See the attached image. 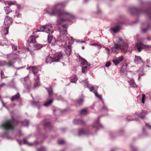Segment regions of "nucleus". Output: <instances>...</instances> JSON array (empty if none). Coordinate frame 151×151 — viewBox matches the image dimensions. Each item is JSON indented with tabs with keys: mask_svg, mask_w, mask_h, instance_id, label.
<instances>
[{
	"mask_svg": "<svg viewBox=\"0 0 151 151\" xmlns=\"http://www.w3.org/2000/svg\"><path fill=\"white\" fill-rule=\"evenodd\" d=\"M65 5L64 2H59L55 3L52 7H48L46 9L47 12L50 16L57 15L58 17L55 24L59 25V30L60 35L58 37V40L55 42V44L51 43L52 45H55L57 44L60 46H63L66 54L70 55L71 52V46L74 40L72 37H69L67 33V25L62 24L65 21L72 22L76 18L75 16L71 13L65 10H61L58 9L63 7Z\"/></svg>",
	"mask_w": 151,
	"mask_h": 151,
	"instance_id": "obj_1",
	"label": "nucleus"
},
{
	"mask_svg": "<svg viewBox=\"0 0 151 151\" xmlns=\"http://www.w3.org/2000/svg\"><path fill=\"white\" fill-rule=\"evenodd\" d=\"M116 43L114 42V46L111 48L112 52L113 53H117L119 49H120L123 51L126 52L128 48L127 44L124 42V40L120 37L116 38Z\"/></svg>",
	"mask_w": 151,
	"mask_h": 151,
	"instance_id": "obj_2",
	"label": "nucleus"
},
{
	"mask_svg": "<svg viewBox=\"0 0 151 151\" xmlns=\"http://www.w3.org/2000/svg\"><path fill=\"white\" fill-rule=\"evenodd\" d=\"M129 12L132 15L135 14L137 16L144 14L147 16L150 19H151V7L147 9L143 7L140 10L136 7H133L129 9Z\"/></svg>",
	"mask_w": 151,
	"mask_h": 151,
	"instance_id": "obj_3",
	"label": "nucleus"
},
{
	"mask_svg": "<svg viewBox=\"0 0 151 151\" xmlns=\"http://www.w3.org/2000/svg\"><path fill=\"white\" fill-rule=\"evenodd\" d=\"M17 122L14 119L8 120L1 124V127L6 130H13L14 129V125Z\"/></svg>",
	"mask_w": 151,
	"mask_h": 151,
	"instance_id": "obj_4",
	"label": "nucleus"
},
{
	"mask_svg": "<svg viewBox=\"0 0 151 151\" xmlns=\"http://www.w3.org/2000/svg\"><path fill=\"white\" fill-rule=\"evenodd\" d=\"M62 54L60 52H57L53 55V58L48 56L46 58V62L47 63H51L52 62H58L62 58Z\"/></svg>",
	"mask_w": 151,
	"mask_h": 151,
	"instance_id": "obj_5",
	"label": "nucleus"
},
{
	"mask_svg": "<svg viewBox=\"0 0 151 151\" xmlns=\"http://www.w3.org/2000/svg\"><path fill=\"white\" fill-rule=\"evenodd\" d=\"M79 59L81 63V66L82 67V72L86 73L88 70L90 68V65L88 64L87 60L82 58L80 55L78 56Z\"/></svg>",
	"mask_w": 151,
	"mask_h": 151,
	"instance_id": "obj_6",
	"label": "nucleus"
},
{
	"mask_svg": "<svg viewBox=\"0 0 151 151\" xmlns=\"http://www.w3.org/2000/svg\"><path fill=\"white\" fill-rule=\"evenodd\" d=\"M31 69L33 74L35 76H36V77L34 78V88H35L39 87L40 85V82L39 81V77L38 75H36V74L38 72V70L37 68L35 67H32L31 68L30 67L27 68V69L30 70Z\"/></svg>",
	"mask_w": 151,
	"mask_h": 151,
	"instance_id": "obj_7",
	"label": "nucleus"
},
{
	"mask_svg": "<svg viewBox=\"0 0 151 151\" xmlns=\"http://www.w3.org/2000/svg\"><path fill=\"white\" fill-rule=\"evenodd\" d=\"M11 45L12 48L13 52H14V53L8 54L7 55V58L9 60L13 59L14 60H15L18 59L19 57V55L16 53L17 52L19 53L20 52L17 50L16 46L12 44H11Z\"/></svg>",
	"mask_w": 151,
	"mask_h": 151,
	"instance_id": "obj_8",
	"label": "nucleus"
},
{
	"mask_svg": "<svg viewBox=\"0 0 151 151\" xmlns=\"http://www.w3.org/2000/svg\"><path fill=\"white\" fill-rule=\"evenodd\" d=\"M52 26L50 24L44 25L41 26L40 29L37 30V32H44L48 34H52L54 31L52 29Z\"/></svg>",
	"mask_w": 151,
	"mask_h": 151,
	"instance_id": "obj_9",
	"label": "nucleus"
},
{
	"mask_svg": "<svg viewBox=\"0 0 151 151\" xmlns=\"http://www.w3.org/2000/svg\"><path fill=\"white\" fill-rule=\"evenodd\" d=\"M13 20L11 17L8 16H7L6 17L4 22L5 24L7 26L4 27L3 30L4 31V35H6L8 34V29L9 27V25L11 24Z\"/></svg>",
	"mask_w": 151,
	"mask_h": 151,
	"instance_id": "obj_10",
	"label": "nucleus"
},
{
	"mask_svg": "<svg viewBox=\"0 0 151 151\" xmlns=\"http://www.w3.org/2000/svg\"><path fill=\"white\" fill-rule=\"evenodd\" d=\"M87 88L90 90V91L91 92H93L95 96L96 97L99 98L100 99L102 100L101 96L100 95H99L96 92V91L98 88V87L97 86L89 84V86L88 85L87 86Z\"/></svg>",
	"mask_w": 151,
	"mask_h": 151,
	"instance_id": "obj_11",
	"label": "nucleus"
},
{
	"mask_svg": "<svg viewBox=\"0 0 151 151\" xmlns=\"http://www.w3.org/2000/svg\"><path fill=\"white\" fill-rule=\"evenodd\" d=\"M29 137H28L27 138H24L22 141L18 139H17V141L20 145L23 144H27L29 146H33L38 144V142L37 141H35L33 143H30L28 142L27 141V139Z\"/></svg>",
	"mask_w": 151,
	"mask_h": 151,
	"instance_id": "obj_12",
	"label": "nucleus"
},
{
	"mask_svg": "<svg viewBox=\"0 0 151 151\" xmlns=\"http://www.w3.org/2000/svg\"><path fill=\"white\" fill-rule=\"evenodd\" d=\"M138 51L139 52H141L142 50L143 49H150L151 46L147 45H145L141 42L138 43L136 45Z\"/></svg>",
	"mask_w": 151,
	"mask_h": 151,
	"instance_id": "obj_13",
	"label": "nucleus"
},
{
	"mask_svg": "<svg viewBox=\"0 0 151 151\" xmlns=\"http://www.w3.org/2000/svg\"><path fill=\"white\" fill-rule=\"evenodd\" d=\"M100 118V116H98L95 120L93 124L92 125L93 128L96 129H98L101 128H103L102 125L99 122V119Z\"/></svg>",
	"mask_w": 151,
	"mask_h": 151,
	"instance_id": "obj_14",
	"label": "nucleus"
},
{
	"mask_svg": "<svg viewBox=\"0 0 151 151\" xmlns=\"http://www.w3.org/2000/svg\"><path fill=\"white\" fill-rule=\"evenodd\" d=\"M42 123L45 129L46 130L48 129L50 131L51 130L52 126L50 122L47 120L45 119L44 120L42 121Z\"/></svg>",
	"mask_w": 151,
	"mask_h": 151,
	"instance_id": "obj_15",
	"label": "nucleus"
},
{
	"mask_svg": "<svg viewBox=\"0 0 151 151\" xmlns=\"http://www.w3.org/2000/svg\"><path fill=\"white\" fill-rule=\"evenodd\" d=\"M124 58L123 56H121L113 60L112 61L115 65H117L123 60Z\"/></svg>",
	"mask_w": 151,
	"mask_h": 151,
	"instance_id": "obj_16",
	"label": "nucleus"
},
{
	"mask_svg": "<svg viewBox=\"0 0 151 151\" xmlns=\"http://www.w3.org/2000/svg\"><path fill=\"white\" fill-rule=\"evenodd\" d=\"M88 131L83 129H81L79 130L78 135L80 136L82 135H87L88 133Z\"/></svg>",
	"mask_w": 151,
	"mask_h": 151,
	"instance_id": "obj_17",
	"label": "nucleus"
},
{
	"mask_svg": "<svg viewBox=\"0 0 151 151\" xmlns=\"http://www.w3.org/2000/svg\"><path fill=\"white\" fill-rule=\"evenodd\" d=\"M134 61L135 63L137 64H140L141 63H143V60L139 56H135V58Z\"/></svg>",
	"mask_w": 151,
	"mask_h": 151,
	"instance_id": "obj_18",
	"label": "nucleus"
},
{
	"mask_svg": "<svg viewBox=\"0 0 151 151\" xmlns=\"http://www.w3.org/2000/svg\"><path fill=\"white\" fill-rule=\"evenodd\" d=\"M147 114V111H142L140 114H137V115L139 117H140L142 119H143Z\"/></svg>",
	"mask_w": 151,
	"mask_h": 151,
	"instance_id": "obj_19",
	"label": "nucleus"
},
{
	"mask_svg": "<svg viewBox=\"0 0 151 151\" xmlns=\"http://www.w3.org/2000/svg\"><path fill=\"white\" fill-rule=\"evenodd\" d=\"M17 2L15 1H10L5 2V4L6 5L10 6L12 5H15L17 4Z\"/></svg>",
	"mask_w": 151,
	"mask_h": 151,
	"instance_id": "obj_20",
	"label": "nucleus"
},
{
	"mask_svg": "<svg viewBox=\"0 0 151 151\" xmlns=\"http://www.w3.org/2000/svg\"><path fill=\"white\" fill-rule=\"evenodd\" d=\"M31 104L33 106L36 107L38 109L40 108L41 106V105L38 102H35L33 101H31Z\"/></svg>",
	"mask_w": 151,
	"mask_h": 151,
	"instance_id": "obj_21",
	"label": "nucleus"
},
{
	"mask_svg": "<svg viewBox=\"0 0 151 151\" xmlns=\"http://www.w3.org/2000/svg\"><path fill=\"white\" fill-rule=\"evenodd\" d=\"M147 25V27L146 28H143V27H142V31L144 33L146 32H147L148 31L150 30L151 29V25L150 24H145L144 25Z\"/></svg>",
	"mask_w": 151,
	"mask_h": 151,
	"instance_id": "obj_22",
	"label": "nucleus"
},
{
	"mask_svg": "<svg viewBox=\"0 0 151 151\" xmlns=\"http://www.w3.org/2000/svg\"><path fill=\"white\" fill-rule=\"evenodd\" d=\"M35 37L34 35L31 36L28 40V42L30 43H35L36 42Z\"/></svg>",
	"mask_w": 151,
	"mask_h": 151,
	"instance_id": "obj_23",
	"label": "nucleus"
},
{
	"mask_svg": "<svg viewBox=\"0 0 151 151\" xmlns=\"http://www.w3.org/2000/svg\"><path fill=\"white\" fill-rule=\"evenodd\" d=\"M144 66H143L142 67H141L140 68V69L139 70H138V73L139 74V77L138 78V80L139 79L140 77H141V76H143L144 74V73L143 71V68H144Z\"/></svg>",
	"mask_w": 151,
	"mask_h": 151,
	"instance_id": "obj_24",
	"label": "nucleus"
},
{
	"mask_svg": "<svg viewBox=\"0 0 151 151\" xmlns=\"http://www.w3.org/2000/svg\"><path fill=\"white\" fill-rule=\"evenodd\" d=\"M20 97V96L19 93H17V94L15 95L12 96L11 98L12 101L17 100L19 99Z\"/></svg>",
	"mask_w": 151,
	"mask_h": 151,
	"instance_id": "obj_25",
	"label": "nucleus"
},
{
	"mask_svg": "<svg viewBox=\"0 0 151 151\" xmlns=\"http://www.w3.org/2000/svg\"><path fill=\"white\" fill-rule=\"evenodd\" d=\"M120 27L119 25H117L114 27L111 28V31L114 33H116L119 30Z\"/></svg>",
	"mask_w": 151,
	"mask_h": 151,
	"instance_id": "obj_26",
	"label": "nucleus"
},
{
	"mask_svg": "<svg viewBox=\"0 0 151 151\" xmlns=\"http://www.w3.org/2000/svg\"><path fill=\"white\" fill-rule=\"evenodd\" d=\"M84 122L81 119H75L73 121V123L75 124H81L83 123Z\"/></svg>",
	"mask_w": 151,
	"mask_h": 151,
	"instance_id": "obj_27",
	"label": "nucleus"
},
{
	"mask_svg": "<svg viewBox=\"0 0 151 151\" xmlns=\"http://www.w3.org/2000/svg\"><path fill=\"white\" fill-rule=\"evenodd\" d=\"M127 64H124L120 69V71L122 73L125 72L127 70Z\"/></svg>",
	"mask_w": 151,
	"mask_h": 151,
	"instance_id": "obj_28",
	"label": "nucleus"
},
{
	"mask_svg": "<svg viewBox=\"0 0 151 151\" xmlns=\"http://www.w3.org/2000/svg\"><path fill=\"white\" fill-rule=\"evenodd\" d=\"M128 83L130 86H131L132 87H134L135 88H137V86L136 85L133 80H130L128 81Z\"/></svg>",
	"mask_w": 151,
	"mask_h": 151,
	"instance_id": "obj_29",
	"label": "nucleus"
},
{
	"mask_svg": "<svg viewBox=\"0 0 151 151\" xmlns=\"http://www.w3.org/2000/svg\"><path fill=\"white\" fill-rule=\"evenodd\" d=\"M33 46L34 49L39 50L42 48L43 45L39 44H36Z\"/></svg>",
	"mask_w": 151,
	"mask_h": 151,
	"instance_id": "obj_30",
	"label": "nucleus"
},
{
	"mask_svg": "<svg viewBox=\"0 0 151 151\" xmlns=\"http://www.w3.org/2000/svg\"><path fill=\"white\" fill-rule=\"evenodd\" d=\"M83 98H81L77 100L76 101V103L78 104L81 105L83 103Z\"/></svg>",
	"mask_w": 151,
	"mask_h": 151,
	"instance_id": "obj_31",
	"label": "nucleus"
},
{
	"mask_svg": "<svg viewBox=\"0 0 151 151\" xmlns=\"http://www.w3.org/2000/svg\"><path fill=\"white\" fill-rule=\"evenodd\" d=\"M46 88L48 93L49 95H52L53 94V91L52 89V87H50L49 88Z\"/></svg>",
	"mask_w": 151,
	"mask_h": 151,
	"instance_id": "obj_32",
	"label": "nucleus"
},
{
	"mask_svg": "<svg viewBox=\"0 0 151 151\" xmlns=\"http://www.w3.org/2000/svg\"><path fill=\"white\" fill-rule=\"evenodd\" d=\"M53 100L52 99H51L50 100H49L46 102H45L44 104V105L45 106L47 107L49 106V105H50L52 103V102Z\"/></svg>",
	"mask_w": 151,
	"mask_h": 151,
	"instance_id": "obj_33",
	"label": "nucleus"
},
{
	"mask_svg": "<svg viewBox=\"0 0 151 151\" xmlns=\"http://www.w3.org/2000/svg\"><path fill=\"white\" fill-rule=\"evenodd\" d=\"M4 9L6 14H9L12 11V10L9 9V6L4 7Z\"/></svg>",
	"mask_w": 151,
	"mask_h": 151,
	"instance_id": "obj_34",
	"label": "nucleus"
},
{
	"mask_svg": "<svg viewBox=\"0 0 151 151\" xmlns=\"http://www.w3.org/2000/svg\"><path fill=\"white\" fill-rule=\"evenodd\" d=\"M21 123L23 126L28 127L29 124V122L28 120H25L24 121L21 122Z\"/></svg>",
	"mask_w": 151,
	"mask_h": 151,
	"instance_id": "obj_35",
	"label": "nucleus"
},
{
	"mask_svg": "<svg viewBox=\"0 0 151 151\" xmlns=\"http://www.w3.org/2000/svg\"><path fill=\"white\" fill-rule=\"evenodd\" d=\"M81 83L83 84L87 88V86H89V84H88V82L87 79H86L85 80L81 81Z\"/></svg>",
	"mask_w": 151,
	"mask_h": 151,
	"instance_id": "obj_36",
	"label": "nucleus"
},
{
	"mask_svg": "<svg viewBox=\"0 0 151 151\" xmlns=\"http://www.w3.org/2000/svg\"><path fill=\"white\" fill-rule=\"evenodd\" d=\"M90 45L91 46H96L99 49H100L101 47V45L98 44V42L97 43H96L94 44H90Z\"/></svg>",
	"mask_w": 151,
	"mask_h": 151,
	"instance_id": "obj_37",
	"label": "nucleus"
},
{
	"mask_svg": "<svg viewBox=\"0 0 151 151\" xmlns=\"http://www.w3.org/2000/svg\"><path fill=\"white\" fill-rule=\"evenodd\" d=\"M52 36L50 35V34L48 36V41L49 43H50L51 41H52V42L54 41L53 40H52Z\"/></svg>",
	"mask_w": 151,
	"mask_h": 151,
	"instance_id": "obj_38",
	"label": "nucleus"
},
{
	"mask_svg": "<svg viewBox=\"0 0 151 151\" xmlns=\"http://www.w3.org/2000/svg\"><path fill=\"white\" fill-rule=\"evenodd\" d=\"M88 111L86 109H83L80 111V114L83 115H85L87 114Z\"/></svg>",
	"mask_w": 151,
	"mask_h": 151,
	"instance_id": "obj_39",
	"label": "nucleus"
},
{
	"mask_svg": "<svg viewBox=\"0 0 151 151\" xmlns=\"http://www.w3.org/2000/svg\"><path fill=\"white\" fill-rule=\"evenodd\" d=\"M77 80V78L76 76L75 75L74 76L73 78L71 79V82L75 83H76Z\"/></svg>",
	"mask_w": 151,
	"mask_h": 151,
	"instance_id": "obj_40",
	"label": "nucleus"
},
{
	"mask_svg": "<svg viewBox=\"0 0 151 151\" xmlns=\"http://www.w3.org/2000/svg\"><path fill=\"white\" fill-rule=\"evenodd\" d=\"M46 148L43 146H42L40 148L37 149V151H46Z\"/></svg>",
	"mask_w": 151,
	"mask_h": 151,
	"instance_id": "obj_41",
	"label": "nucleus"
},
{
	"mask_svg": "<svg viewBox=\"0 0 151 151\" xmlns=\"http://www.w3.org/2000/svg\"><path fill=\"white\" fill-rule=\"evenodd\" d=\"M28 76H26V77H25L23 78H21L20 79V81L22 82H27L28 81H29V79L28 78H27V80H26V78H27Z\"/></svg>",
	"mask_w": 151,
	"mask_h": 151,
	"instance_id": "obj_42",
	"label": "nucleus"
},
{
	"mask_svg": "<svg viewBox=\"0 0 151 151\" xmlns=\"http://www.w3.org/2000/svg\"><path fill=\"white\" fill-rule=\"evenodd\" d=\"M7 64V62L5 61H0V66H2Z\"/></svg>",
	"mask_w": 151,
	"mask_h": 151,
	"instance_id": "obj_43",
	"label": "nucleus"
},
{
	"mask_svg": "<svg viewBox=\"0 0 151 151\" xmlns=\"http://www.w3.org/2000/svg\"><path fill=\"white\" fill-rule=\"evenodd\" d=\"M146 97L145 94H142V96L141 99V102L143 104H144L145 102V100Z\"/></svg>",
	"mask_w": 151,
	"mask_h": 151,
	"instance_id": "obj_44",
	"label": "nucleus"
},
{
	"mask_svg": "<svg viewBox=\"0 0 151 151\" xmlns=\"http://www.w3.org/2000/svg\"><path fill=\"white\" fill-rule=\"evenodd\" d=\"M4 40H2V43H4L5 45H7L9 44V42L8 40L5 38L4 37H3Z\"/></svg>",
	"mask_w": 151,
	"mask_h": 151,
	"instance_id": "obj_45",
	"label": "nucleus"
},
{
	"mask_svg": "<svg viewBox=\"0 0 151 151\" xmlns=\"http://www.w3.org/2000/svg\"><path fill=\"white\" fill-rule=\"evenodd\" d=\"M13 63L11 60H9L8 63H7V64L9 67H12L13 66Z\"/></svg>",
	"mask_w": 151,
	"mask_h": 151,
	"instance_id": "obj_46",
	"label": "nucleus"
},
{
	"mask_svg": "<svg viewBox=\"0 0 151 151\" xmlns=\"http://www.w3.org/2000/svg\"><path fill=\"white\" fill-rule=\"evenodd\" d=\"M1 78H6L7 77V76H4V73L3 72L2 70H1Z\"/></svg>",
	"mask_w": 151,
	"mask_h": 151,
	"instance_id": "obj_47",
	"label": "nucleus"
},
{
	"mask_svg": "<svg viewBox=\"0 0 151 151\" xmlns=\"http://www.w3.org/2000/svg\"><path fill=\"white\" fill-rule=\"evenodd\" d=\"M64 141L63 140H59L58 142V143L59 144H62L64 143Z\"/></svg>",
	"mask_w": 151,
	"mask_h": 151,
	"instance_id": "obj_48",
	"label": "nucleus"
},
{
	"mask_svg": "<svg viewBox=\"0 0 151 151\" xmlns=\"http://www.w3.org/2000/svg\"><path fill=\"white\" fill-rule=\"evenodd\" d=\"M133 116H132V118H131L130 119V118H129V117L128 116L127 118V120L128 121H132V120H136V119L133 118Z\"/></svg>",
	"mask_w": 151,
	"mask_h": 151,
	"instance_id": "obj_49",
	"label": "nucleus"
},
{
	"mask_svg": "<svg viewBox=\"0 0 151 151\" xmlns=\"http://www.w3.org/2000/svg\"><path fill=\"white\" fill-rule=\"evenodd\" d=\"M1 102H2V104L3 106H4V107H5L7 109L9 110L8 108V107L6 106L5 105V104L4 103V101H2V100H1Z\"/></svg>",
	"mask_w": 151,
	"mask_h": 151,
	"instance_id": "obj_50",
	"label": "nucleus"
},
{
	"mask_svg": "<svg viewBox=\"0 0 151 151\" xmlns=\"http://www.w3.org/2000/svg\"><path fill=\"white\" fill-rule=\"evenodd\" d=\"M111 64V63L110 62H108L105 64V66L106 67H109Z\"/></svg>",
	"mask_w": 151,
	"mask_h": 151,
	"instance_id": "obj_51",
	"label": "nucleus"
},
{
	"mask_svg": "<svg viewBox=\"0 0 151 151\" xmlns=\"http://www.w3.org/2000/svg\"><path fill=\"white\" fill-rule=\"evenodd\" d=\"M102 110L103 111H106L107 110V108L105 105H103L102 108Z\"/></svg>",
	"mask_w": 151,
	"mask_h": 151,
	"instance_id": "obj_52",
	"label": "nucleus"
},
{
	"mask_svg": "<svg viewBox=\"0 0 151 151\" xmlns=\"http://www.w3.org/2000/svg\"><path fill=\"white\" fill-rule=\"evenodd\" d=\"M145 125L149 129H151V125L149 124L146 123Z\"/></svg>",
	"mask_w": 151,
	"mask_h": 151,
	"instance_id": "obj_53",
	"label": "nucleus"
},
{
	"mask_svg": "<svg viewBox=\"0 0 151 151\" xmlns=\"http://www.w3.org/2000/svg\"><path fill=\"white\" fill-rule=\"evenodd\" d=\"M24 86L27 89H29L30 88V86L29 85H27L26 84H24Z\"/></svg>",
	"mask_w": 151,
	"mask_h": 151,
	"instance_id": "obj_54",
	"label": "nucleus"
},
{
	"mask_svg": "<svg viewBox=\"0 0 151 151\" xmlns=\"http://www.w3.org/2000/svg\"><path fill=\"white\" fill-rule=\"evenodd\" d=\"M104 47L105 48V50H106L107 52V53L109 54L110 51L109 49L108 48L105 47Z\"/></svg>",
	"mask_w": 151,
	"mask_h": 151,
	"instance_id": "obj_55",
	"label": "nucleus"
},
{
	"mask_svg": "<svg viewBox=\"0 0 151 151\" xmlns=\"http://www.w3.org/2000/svg\"><path fill=\"white\" fill-rule=\"evenodd\" d=\"M16 6L17 8V9H20L21 7V6L19 5H18L17 4H17H16Z\"/></svg>",
	"mask_w": 151,
	"mask_h": 151,
	"instance_id": "obj_56",
	"label": "nucleus"
},
{
	"mask_svg": "<svg viewBox=\"0 0 151 151\" xmlns=\"http://www.w3.org/2000/svg\"><path fill=\"white\" fill-rule=\"evenodd\" d=\"M145 39L143 38H141L140 39V41L141 42H145Z\"/></svg>",
	"mask_w": 151,
	"mask_h": 151,
	"instance_id": "obj_57",
	"label": "nucleus"
},
{
	"mask_svg": "<svg viewBox=\"0 0 151 151\" xmlns=\"http://www.w3.org/2000/svg\"><path fill=\"white\" fill-rule=\"evenodd\" d=\"M25 67L24 66H23V67H19V68H16V69L17 70H19V69H22V68H24Z\"/></svg>",
	"mask_w": 151,
	"mask_h": 151,
	"instance_id": "obj_58",
	"label": "nucleus"
},
{
	"mask_svg": "<svg viewBox=\"0 0 151 151\" xmlns=\"http://www.w3.org/2000/svg\"><path fill=\"white\" fill-rule=\"evenodd\" d=\"M147 40L148 41H150L151 40V37L149 36L147 38Z\"/></svg>",
	"mask_w": 151,
	"mask_h": 151,
	"instance_id": "obj_59",
	"label": "nucleus"
},
{
	"mask_svg": "<svg viewBox=\"0 0 151 151\" xmlns=\"http://www.w3.org/2000/svg\"><path fill=\"white\" fill-rule=\"evenodd\" d=\"M4 85H5V84L4 83H2L0 85V87H1Z\"/></svg>",
	"mask_w": 151,
	"mask_h": 151,
	"instance_id": "obj_60",
	"label": "nucleus"
},
{
	"mask_svg": "<svg viewBox=\"0 0 151 151\" xmlns=\"http://www.w3.org/2000/svg\"><path fill=\"white\" fill-rule=\"evenodd\" d=\"M15 104H11V106H11V107H14V106H15Z\"/></svg>",
	"mask_w": 151,
	"mask_h": 151,
	"instance_id": "obj_61",
	"label": "nucleus"
},
{
	"mask_svg": "<svg viewBox=\"0 0 151 151\" xmlns=\"http://www.w3.org/2000/svg\"><path fill=\"white\" fill-rule=\"evenodd\" d=\"M146 62L147 63H149L150 62V60H146Z\"/></svg>",
	"mask_w": 151,
	"mask_h": 151,
	"instance_id": "obj_62",
	"label": "nucleus"
},
{
	"mask_svg": "<svg viewBox=\"0 0 151 151\" xmlns=\"http://www.w3.org/2000/svg\"><path fill=\"white\" fill-rule=\"evenodd\" d=\"M30 54H31V55H34V53L32 52H31Z\"/></svg>",
	"mask_w": 151,
	"mask_h": 151,
	"instance_id": "obj_63",
	"label": "nucleus"
},
{
	"mask_svg": "<svg viewBox=\"0 0 151 151\" xmlns=\"http://www.w3.org/2000/svg\"><path fill=\"white\" fill-rule=\"evenodd\" d=\"M143 132L145 133V132H146V131H145V129H143Z\"/></svg>",
	"mask_w": 151,
	"mask_h": 151,
	"instance_id": "obj_64",
	"label": "nucleus"
}]
</instances>
